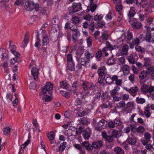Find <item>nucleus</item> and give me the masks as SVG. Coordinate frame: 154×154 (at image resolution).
Segmentation results:
<instances>
[{"instance_id": "1", "label": "nucleus", "mask_w": 154, "mask_h": 154, "mask_svg": "<svg viewBox=\"0 0 154 154\" xmlns=\"http://www.w3.org/2000/svg\"><path fill=\"white\" fill-rule=\"evenodd\" d=\"M151 82L150 81L143 82L140 88L142 94L148 96L152 92L154 93V86L152 85Z\"/></svg>"}, {"instance_id": "2", "label": "nucleus", "mask_w": 154, "mask_h": 154, "mask_svg": "<svg viewBox=\"0 0 154 154\" xmlns=\"http://www.w3.org/2000/svg\"><path fill=\"white\" fill-rule=\"evenodd\" d=\"M72 31V38L74 43H76L80 35L79 30L76 26H72L70 28Z\"/></svg>"}, {"instance_id": "3", "label": "nucleus", "mask_w": 154, "mask_h": 154, "mask_svg": "<svg viewBox=\"0 0 154 154\" xmlns=\"http://www.w3.org/2000/svg\"><path fill=\"white\" fill-rule=\"evenodd\" d=\"M92 123L95 126L96 129L98 131H100L102 129L106 127L107 122L104 119H102L100 120L98 122L96 119H94Z\"/></svg>"}, {"instance_id": "4", "label": "nucleus", "mask_w": 154, "mask_h": 154, "mask_svg": "<svg viewBox=\"0 0 154 154\" xmlns=\"http://www.w3.org/2000/svg\"><path fill=\"white\" fill-rule=\"evenodd\" d=\"M67 62L68 66L67 69L71 71H74L75 69V63L72 60V55L71 54H68L67 56Z\"/></svg>"}, {"instance_id": "5", "label": "nucleus", "mask_w": 154, "mask_h": 154, "mask_svg": "<svg viewBox=\"0 0 154 154\" xmlns=\"http://www.w3.org/2000/svg\"><path fill=\"white\" fill-rule=\"evenodd\" d=\"M25 8L29 10H38L39 6L38 4H35L32 0H27L25 3Z\"/></svg>"}, {"instance_id": "6", "label": "nucleus", "mask_w": 154, "mask_h": 154, "mask_svg": "<svg viewBox=\"0 0 154 154\" xmlns=\"http://www.w3.org/2000/svg\"><path fill=\"white\" fill-rule=\"evenodd\" d=\"M144 39L145 41L149 43L154 42V32L146 30Z\"/></svg>"}, {"instance_id": "7", "label": "nucleus", "mask_w": 154, "mask_h": 154, "mask_svg": "<svg viewBox=\"0 0 154 154\" xmlns=\"http://www.w3.org/2000/svg\"><path fill=\"white\" fill-rule=\"evenodd\" d=\"M82 88L84 91L88 90H92L94 88V86L91 82H89L87 81H83L81 84Z\"/></svg>"}, {"instance_id": "8", "label": "nucleus", "mask_w": 154, "mask_h": 154, "mask_svg": "<svg viewBox=\"0 0 154 154\" xmlns=\"http://www.w3.org/2000/svg\"><path fill=\"white\" fill-rule=\"evenodd\" d=\"M52 84L49 82H47L45 85V88L42 89V91L44 94H47L51 95L52 94V92L51 91L53 89Z\"/></svg>"}, {"instance_id": "9", "label": "nucleus", "mask_w": 154, "mask_h": 154, "mask_svg": "<svg viewBox=\"0 0 154 154\" xmlns=\"http://www.w3.org/2000/svg\"><path fill=\"white\" fill-rule=\"evenodd\" d=\"M91 129L88 127L87 128L83 131L82 136L85 140L89 139L91 134Z\"/></svg>"}, {"instance_id": "10", "label": "nucleus", "mask_w": 154, "mask_h": 154, "mask_svg": "<svg viewBox=\"0 0 154 154\" xmlns=\"http://www.w3.org/2000/svg\"><path fill=\"white\" fill-rule=\"evenodd\" d=\"M88 102V101L87 100H85V101H84V100L82 99L81 100L80 98H78L74 101V104L78 108L77 109L79 110L80 109L82 104L87 103Z\"/></svg>"}, {"instance_id": "11", "label": "nucleus", "mask_w": 154, "mask_h": 154, "mask_svg": "<svg viewBox=\"0 0 154 154\" xmlns=\"http://www.w3.org/2000/svg\"><path fill=\"white\" fill-rule=\"evenodd\" d=\"M121 124L122 122L120 120L116 119L113 121H109L108 123V125L110 128H113L120 125Z\"/></svg>"}, {"instance_id": "12", "label": "nucleus", "mask_w": 154, "mask_h": 154, "mask_svg": "<svg viewBox=\"0 0 154 154\" xmlns=\"http://www.w3.org/2000/svg\"><path fill=\"white\" fill-rule=\"evenodd\" d=\"M138 57L137 54L134 53L130 54L128 57V60L129 62L131 64H134L135 61L138 59Z\"/></svg>"}, {"instance_id": "13", "label": "nucleus", "mask_w": 154, "mask_h": 154, "mask_svg": "<svg viewBox=\"0 0 154 154\" xmlns=\"http://www.w3.org/2000/svg\"><path fill=\"white\" fill-rule=\"evenodd\" d=\"M126 142L132 146L135 145L137 140L134 136L131 135L128 136L126 140Z\"/></svg>"}, {"instance_id": "14", "label": "nucleus", "mask_w": 154, "mask_h": 154, "mask_svg": "<svg viewBox=\"0 0 154 154\" xmlns=\"http://www.w3.org/2000/svg\"><path fill=\"white\" fill-rule=\"evenodd\" d=\"M81 95V97L82 99L84 100V101H85V100H87L88 101V100L87 98L91 95L90 92L87 91L83 90L80 93Z\"/></svg>"}, {"instance_id": "15", "label": "nucleus", "mask_w": 154, "mask_h": 154, "mask_svg": "<svg viewBox=\"0 0 154 154\" xmlns=\"http://www.w3.org/2000/svg\"><path fill=\"white\" fill-rule=\"evenodd\" d=\"M139 91V88L136 86L132 87L130 88L129 94L132 96L135 97Z\"/></svg>"}, {"instance_id": "16", "label": "nucleus", "mask_w": 154, "mask_h": 154, "mask_svg": "<svg viewBox=\"0 0 154 154\" xmlns=\"http://www.w3.org/2000/svg\"><path fill=\"white\" fill-rule=\"evenodd\" d=\"M82 146L85 148L88 151L92 150V144H91L89 141H85L81 143Z\"/></svg>"}, {"instance_id": "17", "label": "nucleus", "mask_w": 154, "mask_h": 154, "mask_svg": "<svg viewBox=\"0 0 154 154\" xmlns=\"http://www.w3.org/2000/svg\"><path fill=\"white\" fill-rule=\"evenodd\" d=\"M101 135L103 138L105 140L109 142H111L113 140V137L112 136H108L107 135V134L105 131H102L101 132Z\"/></svg>"}, {"instance_id": "18", "label": "nucleus", "mask_w": 154, "mask_h": 154, "mask_svg": "<svg viewBox=\"0 0 154 154\" xmlns=\"http://www.w3.org/2000/svg\"><path fill=\"white\" fill-rule=\"evenodd\" d=\"M31 73L35 80H38V71L36 69V67H33L31 70Z\"/></svg>"}, {"instance_id": "19", "label": "nucleus", "mask_w": 154, "mask_h": 154, "mask_svg": "<svg viewBox=\"0 0 154 154\" xmlns=\"http://www.w3.org/2000/svg\"><path fill=\"white\" fill-rule=\"evenodd\" d=\"M146 71L147 74L150 75L152 79H154V67L153 66L148 67Z\"/></svg>"}, {"instance_id": "20", "label": "nucleus", "mask_w": 154, "mask_h": 154, "mask_svg": "<svg viewBox=\"0 0 154 154\" xmlns=\"http://www.w3.org/2000/svg\"><path fill=\"white\" fill-rule=\"evenodd\" d=\"M102 145L103 142L101 140L92 142V150L93 148L96 149L100 148L102 146Z\"/></svg>"}, {"instance_id": "21", "label": "nucleus", "mask_w": 154, "mask_h": 154, "mask_svg": "<svg viewBox=\"0 0 154 154\" xmlns=\"http://www.w3.org/2000/svg\"><path fill=\"white\" fill-rule=\"evenodd\" d=\"M120 89V87L115 86L113 89L110 91V94L111 96L112 97L118 94V92L117 91Z\"/></svg>"}, {"instance_id": "22", "label": "nucleus", "mask_w": 154, "mask_h": 154, "mask_svg": "<svg viewBox=\"0 0 154 154\" xmlns=\"http://www.w3.org/2000/svg\"><path fill=\"white\" fill-rule=\"evenodd\" d=\"M129 47L128 45H124L121 50H119V52L122 55H126L128 53Z\"/></svg>"}, {"instance_id": "23", "label": "nucleus", "mask_w": 154, "mask_h": 154, "mask_svg": "<svg viewBox=\"0 0 154 154\" xmlns=\"http://www.w3.org/2000/svg\"><path fill=\"white\" fill-rule=\"evenodd\" d=\"M74 147L79 151V154H85L86 151L85 149L79 144H75L73 145Z\"/></svg>"}, {"instance_id": "24", "label": "nucleus", "mask_w": 154, "mask_h": 154, "mask_svg": "<svg viewBox=\"0 0 154 154\" xmlns=\"http://www.w3.org/2000/svg\"><path fill=\"white\" fill-rule=\"evenodd\" d=\"M106 69L104 66L100 67L97 70V73L100 76H103L106 72Z\"/></svg>"}, {"instance_id": "25", "label": "nucleus", "mask_w": 154, "mask_h": 154, "mask_svg": "<svg viewBox=\"0 0 154 154\" xmlns=\"http://www.w3.org/2000/svg\"><path fill=\"white\" fill-rule=\"evenodd\" d=\"M79 63L82 65L88 67L89 63V60H86L85 57H82L79 60Z\"/></svg>"}, {"instance_id": "26", "label": "nucleus", "mask_w": 154, "mask_h": 154, "mask_svg": "<svg viewBox=\"0 0 154 154\" xmlns=\"http://www.w3.org/2000/svg\"><path fill=\"white\" fill-rule=\"evenodd\" d=\"M66 142H63L60 145L58 148L56 149V151L57 152H60L61 153L63 152L66 148Z\"/></svg>"}, {"instance_id": "27", "label": "nucleus", "mask_w": 154, "mask_h": 154, "mask_svg": "<svg viewBox=\"0 0 154 154\" xmlns=\"http://www.w3.org/2000/svg\"><path fill=\"white\" fill-rule=\"evenodd\" d=\"M41 41L40 40H36V42L35 44V46L37 48L38 51L40 52H41L42 50L43 45H41Z\"/></svg>"}, {"instance_id": "28", "label": "nucleus", "mask_w": 154, "mask_h": 154, "mask_svg": "<svg viewBox=\"0 0 154 154\" xmlns=\"http://www.w3.org/2000/svg\"><path fill=\"white\" fill-rule=\"evenodd\" d=\"M146 0H141V2L138 3V0H135L134 3L135 4L139 6L140 5L142 8H144L147 5L146 2Z\"/></svg>"}, {"instance_id": "29", "label": "nucleus", "mask_w": 154, "mask_h": 154, "mask_svg": "<svg viewBox=\"0 0 154 154\" xmlns=\"http://www.w3.org/2000/svg\"><path fill=\"white\" fill-rule=\"evenodd\" d=\"M147 76V73H146V71L145 70H143L139 74V78L140 80V83L142 82V81L143 79H145L146 77Z\"/></svg>"}, {"instance_id": "30", "label": "nucleus", "mask_w": 154, "mask_h": 154, "mask_svg": "<svg viewBox=\"0 0 154 154\" xmlns=\"http://www.w3.org/2000/svg\"><path fill=\"white\" fill-rule=\"evenodd\" d=\"M72 7L73 10H81L82 8V4L80 2L73 3Z\"/></svg>"}, {"instance_id": "31", "label": "nucleus", "mask_w": 154, "mask_h": 154, "mask_svg": "<svg viewBox=\"0 0 154 154\" xmlns=\"http://www.w3.org/2000/svg\"><path fill=\"white\" fill-rule=\"evenodd\" d=\"M122 69L124 74H128L129 73L130 68L128 65L125 64L122 66Z\"/></svg>"}, {"instance_id": "32", "label": "nucleus", "mask_w": 154, "mask_h": 154, "mask_svg": "<svg viewBox=\"0 0 154 154\" xmlns=\"http://www.w3.org/2000/svg\"><path fill=\"white\" fill-rule=\"evenodd\" d=\"M60 87L64 89H67L69 87L70 85L68 84L67 82L64 81L60 82Z\"/></svg>"}, {"instance_id": "33", "label": "nucleus", "mask_w": 154, "mask_h": 154, "mask_svg": "<svg viewBox=\"0 0 154 154\" xmlns=\"http://www.w3.org/2000/svg\"><path fill=\"white\" fill-rule=\"evenodd\" d=\"M125 105L126 104L125 101L123 100L121 101L116 104V106L115 107V110H116V109H118L122 108H124Z\"/></svg>"}, {"instance_id": "34", "label": "nucleus", "mask_w": 154, "mask_h": 154, "mask_svg": "<svg viewBox=\"0 0 154 154\" xmlns=\"http://www.w3.org/2000/svg\"><path fill=\"white\" fill-rule=\"evenodd\" d=\"M112 135L113 137L118 138L121 136V132L116 130H114L112 131Z\"/></svg>"}, {"instance_id": "35", "label": "nucleus", "mask_w": 154, "mask_h": 154, "mask_svg": "<svg viewBox=\"0 0 154 154\" xmlns=\"http://www.w3.org/2000/svg\"><path fill=\"white\" fill-rule=\"evenodd\" d=\"M114 151L116 154H124V150L120 147H116L114 149Z\"/></svg>"}, {"instance_id": "36", "label": "nucleus", "mask_w": 154, "mask_h": 154, "mask_svg": "<svg viewBox=\"0 0 154 154\" xmlns=\"http://www.w3.org/2000/svg\"><path fill=\"white\" fill-rule=\"evenodd\" d=\"M132 26L134 29H140L142 26V24L139 22H134L131 24Z\"/></svg>"}, {"instance_id": "37", "label": "nucleus", "mask_w": 154, "mask_h": 154, "mask_svg": "<svg viewBox=\"0 0 154 154\" xmlns=\"http://www.w3.org/2000/svg\"><path fill=\"white\" fill-rule=\"evenodd\" d=\"M97 7L96 4H94L93 2H89V4L87 6V10H95Z\"/></svg>"}, {"instance_id": "38", "label": "nucleus", "mask_w": 154, "mask_h": 154, "mask_svg": "<svg viewBox=\"0 0 154 154\" xmlns=\"http://www.w3.org/2000/svg\"><path fill=\"white\" fill-rule=\"evenodd\" d=\"M148 26H144V27L146 29V30L154 32V23H152L148 24Z\"/></svg>"}, {"instance_id": "39", "label": "nucleus", "mask_w": 154, "mask_h": 154, "mask_svg": "<svg viewBox=\"0 0 154 154\" xmlns=\"http://www.w3.org/2000/svg\"><path fill=\"white\" fill-rule=\"evenodd\" d=\"M145 148L147 150H149L150 152H153L154 151V143L151 144L149 143L145 146Z\"/></svg>"}, {"instance_id": "40", "label": "nucleus", "mask_w": 154, "mask_h": 154, "mask_svg": "<svg viewBox=\"0 0 154 154\" xmlns=\"http://www.w3.org/2000/svg\"><path fill=\"white\" fill-rule=\"evenodd\" d=\"M30 143V140L28 139L23 144H22L20 149L19 152H21V149L22 150V151H23V149L26 147Z\"/></svg>"}, {"instance_id": "41", "label": "nucleus", "mask_w": 154, "mask_h": 154, "mask_svg": "<svg viewBox=\"0 0 154 154\" xmlns=\"http://www.w3.org/2000/svg\"><path fill=\"white\" fill-rule=\"evenodd\" d=\"M29 40L27 37L25 36L23 41L22 42L21 46V47L24 48L26 47L28 43Z\"/></svg>"}, {"instance_id": "42", "label": "nucleus", "mask_w": 154, "mask_h": 154, "mask_svg": "<svg viewBox=\"0 0 154 154\" xmlns=\"http://www.w3.org/2000/svg\"><path fill=\"white\" fill-rule=\"evenodd\" d=\"M59 22V19L58 18L55 17L52 19L50 23L51 25H58Z\"/></svg>"}, {"instance_id": "43", "label": "nucleus", "mask_w": 154, "mask_h": 154, "mask_svg": "<svg viewBox=\"0 0 154 154\" xmlns=\"http://www.w3.org/2000/svg\"><path fill=\"white\" fill-rule=\"evenodd\" d=\"M84 55L87 58V60L89 61V60L93 57L91 55V53L89 52V51L87 50L85 51Z\"/></svg>"}, {"instance_id": "44", "label": "nucleus", "mask_w": 154, "mask_h": 154, "mask_svg": "<svg viewBox=\"0 0 154 154\" xmlns=\"http://www.w3.org/2000/svg\"><path fill=\"white\" fill-rule=\"evenodd\" d=\"M136 101L137 103L141 104H143L146 102L144 98L138 97H136Z\"/></svg>"}, {"instance_id": "45", "label": "nucleus", "mask_w": 154, "mask_h": 154, "mask_svg": "<svg viewBox=\"0 0 154 154\" xmlns=\"http://www.w3.org/2000/svg\"><path fill=\"white\" fill-rule=\"evenodd\" d=\"M47 136L50 140H52L55 137V134L53 131H51L48 134Z\"/></svg>"}, {"instance_id": "46", "label": "nucleus", "mask_w": 154, "mask_h": 154, "mask_svg": "<svg viewBox=\"0 0 154 154\" xmlns=\"http://www.w3.org/2000/svg\"><path fill=\"white\" fill-rule=\"evenodd\" d=\"M135 49L137 51L141 53H144L145 51V50L143 48L138 45H136L135 46Z\"/></svg>"}, {"instance_id": "47", "label": "nucleus", "mask_w": 154, "mask_h": 154, "mask_svg": "<svg viewBox=\"0 0 154 154\" xmlns=\"http://www.w3.org/2000/svg\"><path fill=\"white\" fill-rule=\"evenodd\" d=\"M43 46L47 45L49 44V39L47 36H43L42 40Z\"/></svg>"}, {"instance_id": "48", "label": "nucleus", "mask_w": 154, "mask_h": 154, "mask_svg": "<svg viewBox=\"0 0 154 154\" xmlns=\"http://www.w3.org/2000/svg\"><path fill=\"white\" fill-rule=\"evenodd\" d=\"M127 142L125 141L122 143L121 144V146L125 150H129L130 149V147L128 144L127 143Z\"/></svg>"}, {"instance_id": "49", "label": "nucleus", "mask_w": 154, "mask_h": 154, "mask_svg": "<svg viewBox=\"0 0 154 154\" xmlns=\"http://www.w3.org/2000/svg\"><path fill=\"white\" fill-rule=\"evenodd\" d=\"M72 23L75 24H78L80 22L79 18L75 16L73 17L72 19Z\"/></svg>"}, {"instance_id": "50", "label": "nucleus", "mask_w": 154, "mask_h": 154, "mask_svg": "<svg viewBox=\"0 0 154 154\" xmlns=\"http://www.w3.org/2000/svg\"><path fill=\"white\" fill-rule=\"evenodd\" d=\"M145 130V128L142 126H140L137 129L136 131L138 133H142Z\"/></svg>"}, {"instance_id": "51", "label": "nucleus", "mask_w": 154, "mask_h": 154, "mask_svg": "<svg viewBox=\"0 0 154 154\" xmlns=\"http://www.w3.org/2000/svg\"><path fill=\"white\" fill-rule=\"evenodd\" d=\"M151 115L150 111L147 109H145L144 111V116L147 118H149Z\"/></svg>"}, {"instance_id": "52", "label": "nucleus", "mask_w": 154, "mask_h": 154, "mask_svg": "<svg viewBox=\"0 0 154 154\" xmlns=\"http://www.w3.org/2000/svg\"><path fill=\"white\" fill-rule=\"evenodd\" d=\"M11 128H10L9 127H6L3 130V133L4 134L6 135H9L11 131Z\"/></svg>"}, {"instance_id": "53", "label": "nucleus", "mask_w": 154, "mask_h": 154, "mask_svg": "<svg viewBox=\"0 0 154 154\" xmlns=\"http://www.w3.org/2000/svg\"><path fill=\"white\" fill-rule=\"evenodd\" d=\"M46 10H35V12H37L39 16L46 15Z\"/></svg>"}, {"instance_id": "54", "label": "nucleus", "mask_w": 154, "mask_h": 154, "mask_svg": "<svg viewBox=\"0 0 154 154\" xmlns=\"http://www.w3.org/2000/svg\"><path fill=\"white\" fill-rule=\"evenodd\" d=\"M144 138L145 139L147 140L150 141V139L151 138V134L148 132H146L144 134Z\"/></svg>"}, {"instance_id": "55", "label": "nucleus", "mask_w": 154, "mask_h": 154, "mask_svg": "<svg viewBox=\"0 0 154 154\" xmlns=\"http://www.w3.org/2000/svg\"><path fill=\"white\" fill-rule=\"evenodd\" d=\"M113 14L112 13L109 12L106 16V20H110L112 18Z\"/></svg>"}, {"instance_id": "56", "label": "nucleus", "mask_w": 154, "mask_h": 154, "mask_svg": "<svg viewBox=\"0 0 154 154\" xmlns=\"http://www.w3.org/2000/svg\"><path fill=\"white\" fill-rule=\"evenodd\" d=\"M47 47H42V50L40 53H42L44 55H47L48 54V51H47Z\"/></svg>"}, {"instance_id": "57", "label": "nucleus", "mask_w": 154, "mask_h": 154, "mask_svg": "<svg viewBox=\"0 0 154 154\" xmlns=\"http://www.w3.org/2000/svg\"><path fill=\"white\" fill-rule=\"evenodd\" d=\"M86 114L87 112L84 111H79L77 112L76 115L77 116L81 117L84 116Z\"/></svg>"}, {"instance_id": "58", "label": "nucleus", "mask_w": 154, "mask_h": 154, "mask_svg": "<svg viewBox=\"0 0 154 154\" xmlns=\"http://www.w3.org/2000/svg\"><path fill=\"white\" fill-rule=\"evenodd\" d=\"M103 17V16L102 15H96L94 18V20L97 21H99L101 20Z\"/></svg>"}, {"instance_id": "59", "label": "nucleus", "mask_w": 154, "mask_h": 154, "mask_svg": "<svg viewBox=\"0 0 154 154\" xmlns=\"http://www.w3.org/2000/svg\"><path fill=\"white\" fill-rule=\"evenodd\" d=\"M103 76H104V78L105 79V81L107 83H109V79H111V76L107 74L106 72L105 73L104 75Z\"/></svg>"}, {"instance_id": "60", "label": "nucleus", "mask_w": 154, "mask_h": 154, "mask_svg": "<svg viewBox=\"0 0 154 154\" xmlns=\"http://www.w3.org/2000/svg\"><path fill=\"white\" fill-rule=\"evenodd\" d=\"M84 128L83 127L81 126L79 127L76 131V134H81L82 133H83V131Z\"/></svg>"}, {"instance_id": "61", "label": "nucleus", "mask_w": 154, "mask_h": 154, "mask_svg": "<svg viewBox=\"0 0 154 154\" xmlns=\"http://www.w3.org/2000/svg\"><path fill=\"white\" fill-rule=\"evenodd\" d=\"M119 63V65L123 64L125 62V59L123 57H121L118 58Z\"/></svg>"}, {"instance_id": "62", "label": "nucleus", "mask_w": 154, "mask_h": 154, "mask_svg": "<svg viewBox=\"0 0 154 154\" xmlns=\"http://www.w3.org/2000/svg\"><path fill=\"white\" fill-rule=\"evenodd\" d=\"M118 79V77L116 75H114L112 77H111L110 80L111 81L108 83V84H110L112 83L113 82L116 81Z\"/></svg>"}, {"instance_id": "63", "label": "nucleus", "mask_w": 154, "mask_h": 154, "mask_svg": "<svg viewBox=\"0 0 154 154\" xmlns=\"http://www.w3.org/2000/svg\"><path fill=\"white\" fill-rule=\"evenodd\" d=\"M59 49L62 52L66 53L67 51L68 47L66 46H62L60 47Z\"/></svg>"}, {"instance_id": "64", "label": "nucleus", "mask_w": 154, "mask_h": 154, "mask_svg": "<svg viewBox=\"0 0 154 154\" xmlns=\"http://www.w3.org/2000/svg\"><path fill=\"white\" fill-rule=\"evenodd\" d=\"M94 23L93 21L91 22L89 25V29L92 32H93L94 29Z\"/></svg>"}]
</instances>
